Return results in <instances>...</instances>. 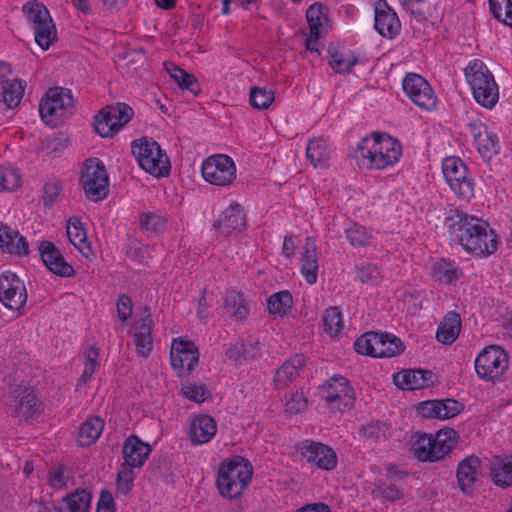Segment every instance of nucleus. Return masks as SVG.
Returning a JSON list of instances; mask_svg holds the SVG:
<instances>
[{"label":"nucleus","instance_id":"33","mask_svg":"<svg viewBox=\"0 0 512 512\" xmlns=\"http://www.w3.org/2000/svg\"><path fill=\"white\" fill-rule=\"evenodd\" d=\"M461 331V318L455 311H449L440 322L436 339L445 345H451L456 341Z\"/></svg>","mask_w":512,"mask_h":512},{"label":"nucleus","instance_id":"64","mask_svg":"<svg viewBox=\"0 0 512 512\" xmlns=\"http://www.w3.org/2000/svg\"><path fill=\"white\" fill-rule=\"evenodd\" d=\"M379 494L383 499L389 500V501H397L400 500L403 496V493L400 491V489L397 487L394 483H383L379 486Z\"/></svg>","mask_w":512,"mask_h":512},{"label":"nucleus","instance_id":"55","mask_svg":"<svg viewBox=\"0 0 512 512\" xmlns=\"http://www.w3.org/2000/svg\"><path fill=\"white\" fill-rule=\"evenodd\" d=\"M376 332H366L356 339L354 349L358 354L374 357Z\"/></svg>","mask_w":512,"mask_h":512},{"label":"nucleus","instance_id":"29","mask_svg":"<svg viewBox=\"0 0 512 512\" xmlns=\"http://www.w3.org/2000/svg\"><path fill=\"white\" fill-rule=\"evenodd\" d=\"M145 316L133 334L136 353L139 357L147 358L153 350L152 327L154 325L149 308L145 307Z\"/></svg>","mask_w":512,"mask_h":512},{"label":"nucleus","instance_id":"50","mask_svg":"<svg viewBox=\"0 0 512 512\" xmlns=\"http://www.w3.org/2000/svg\"><path fill=\"white\" fill-rule=\"evenodd\" d=\"M345 236L353 247H365L370 244L372 239V235L366 227L356 223L345 229Z\"/></svg>","mask_w":512,"mask_h":512},{"label":"nucleus","instance_id":"31","mask_svg":"<svg viewBox=\"0 0 512 512\" xmlns=\"http://www.w3.org/2000/svg\"><path fill=\"white\" fill-rule=\"evenodd\" d=\"M481 460L474 455L463 459L457 468V479L461 490L470 493L480 474Z\"/></svg>","mask_w":512,"mask_h":512},{"label":"nucleus","instance_id":"57","mask_svg":"<svg viewBox=\"0 0 512 512\" xmlns=\"http://www.w3.org/2000/svg\"><path fill=\"white\" fill-rule=\"evenodd\" d=\"M357 278L362 283H377L380 278V272L377 266L371 263H362L356 266Z\"/></svg>","mask_w":512,"mask_h":512},{"label":"nucleus","instance_id":"24","mask_svg":"<svg viewBox=\"0 0 512 512\" xmlns=\"http://www.w3.org/2000/svg\"><path fill=\"white\" fill-rule=\"evenodd\" d=\"M374 26L380 35L387 38H392L400 31L401 23L397 14L385 0L379 1L376 5Z\"/></svg>","mask_w":512,"mask_h":512},{"label":"nucleus","instance_id":"14","mask_svg":"<svg viewBox=\"0 0 512 512\" xmlns=\"http://www.w3.org/2000/svg\"><path fill=\"white\" fill-rule=\"evenodd\" d=\"M508 368V356L497 345L485 347L475 359V370L483 380H493Z\"/></svg>","mask_w":512,"mask_h":512},{"label":"nucleus","instance_id":"36","mask_svg":"<svg viewBox=\"0 0 512 512\" xmlns=\"http://www.w3.org/2000/svg\"><path fill=\"white\" fill-rule=\"evenodd\" d=\"M375 341L374 358H390L404 350L400 339L386 333H376Z\"/></svg>","mask_w":512,"mask_h":512},{"label":"nucleus","instance_id":"15","mask_svg":"<svg viewBox=\"0 0 512 512\" xmlns=\"http://www.w3.org/2000/svg\"><path fill=\"white\" fill-rule=\"evenodd\" d=\"M170 361L178 377H187L198 365V347L193 341L176 338L172 341Z\"/></svg>","mask_w":512,"mask_h":512},{"label":"nucleus","instance_id":"4","mask_svg":"<svg viewBox=\"0 0 512 512\" xmlns=\"http://www.w3.org/2000/svg\"><path fill=\"white\" fill-rule=\"evenodd\" d=\"M464 75L477 103L485 108H493L499 98L498 85L492 72L480 59L470 60Z\"/></svg>","mask_w":512,"mask_h":512},{"label":"nucleus","instance_id":"39","mask_svg":"<svg viewBox=\"0 0 512 512\" xmlns=\"http://www.w3.org/2000/svg\"><path fill=\"white\" fill-rule=\"evenodd\" d=\"M26 88V82L20 79H7V82L0 87L2 90V101L7 108L13 109L16 108L24 95V91Z\"/></svg>","mask_w":512,"mask_h":512},{"label":"nucleus","instance_id":"47","mask_svg":"<svg viewBox=\"0 0 512 512\" xmlns=\"http://www.w3.org/2000/svg\"><path fill=\"white\" fill-rule=\"evenodd\" d=\"M167 70L182 90H188L195 96L200 92L197 80L192 74L177 66H173L171 69L167 68Z\"/></svg>","mask_w":512,"mask_h":512},{"label":"nucleus","instance_id":"5","mask_svg":"<svg viewBox=\"0 0 512 512\" xmlns=\"http://www.w3.org/2000/svg\"><path fill=\"white\" fill-rule=\"evenodd\" d=\"M458 432L452 428L440 429L435 435H419L413 443L414 456L422 462H437L445 458L457 445Z\"/></svg>","mask_w":512,"mask_h":512},{"label":"nucleus","instance_id":"32","mask_svg":"<svg viewBox=\"0 0 512 512\" xmlns=\"http://www.w3.org/2000/svg\"><path fill=\"white\" fill-rule=\"evenodd\" d=\"M490 475L498 487L512 486V455L494 457L490 465Z\"/></svg>","mask_w":512,"mask_h":512},{"label":"nucleus","instance_id":"8","mask_svg":"<svg viewBox=\"0 0 512 512\" xmlns=\"http://www.w3.org/2000/svg\"><path fill=\"white\" fill-rule=\"evenodd\" d=\"M442 173L455 197L470 202L475 196L476 183L466 163L459 157H446L442 162Z\"/></svg>","mask_w":512,"mask_h":512},{"label":"nucleus","instance_id":"42","mask_svg":"<svg viewBox=\"0 0 512 512\" xmlns=\"http://www.w3.org/2000/svg\"><path fill=\"white\" fill-rule=\"evenodd\" d=\"M258 352L257 343L248 341L231 344L225 354L229 360L235 363H242L243 361L255 358Z\"/></svg>","mask_w":512,"mask_h":512},{"label":"nucleus","instance_id":"63","mask_svg":"<svg viewBox=\"0 0 512 512\" xmlns=\"http://www.w3.org/2000/svg\"><path fill=\"white\" fill-rule=\"evenodd\" d=\"M117 316L119 320L124 323L132 315L133 302L127 294H121L116 301Z\"/></svg>","mask_w":512,"mask_h":512},{"label":"nucleus","instance_id":"41","mask_svg":"<svg viewBox=\"0 0 512 512\" xmlns=\"http://www.w3.org/2000/svg\"><path fill=\"white\" fill-rule=\"evenodd\" d=\"M92 496L86 489H76L63 498L65 508L59 512H89Z\"/></svg>","mask_w":512,"mask_h":512},{"label":"nucleus","instance_id":"16","mask_svg":"<svg viewBox=\"0 0 512 512\" xmlns=\"http://www.w3.org/2000/svg\"><path fill=\"white\" fill-rule=\"evenodd\" d=\"M296 450L308 464L320 470L331 471L337 467V454L326 444L313 440H303L297 444Z\"/></svg>","mask_w":512,"mask_h":512},{"label":"nucleus","instance_id":"9","mask_svg":"<svg viewBox=\"0 0 512 512\" xmlns=\"http://www.w3.org/2000/svg\"><path fill=\"white\" fill-rule=\"evenodd\" d=\"M22 12L34 33L35 42L48 50L57 41V29L46 6L38 1L27 2Z\"/></svg>","mask_w":512,"mask_h":512},{"label":"nucleus","instance_id":"6","mask_svg":"<svg viewBox=\"0 0 512 512\" xmlns=\"http://www.w3.org/2000/svg\"><path fill=\"white\" fill-rule=\"evenodd\" d=\"M131 152L139 166L152 176L162 178L170 174V159L154 139L142 137L134 140Z\"/></svg>","mask_w":512,"mask_h":512},{"label":"nucleus","instance_id":"20","mask_svg":"<svg viewBox=\"0 0 512 512\" xmlns=\"http://www.w3.org/2000/svg\"><path fill=\"white\" fill-rule=\"evenodd\" d=\"M41 259L45 266L60 277H71L75 271L63 257L60 250L50 241H43L39 246Z\"/></svg>","mask_w":512,"mask_h":512},{"label":"nucleus","instance_id":"59","mask_svg":"<svg viewBox=\"0 0 512 512\" xmlns=\"http://www.w3.org/2000/svg\"><path fill=\"white\" fill-rule=\"evenodd\" d=\"M147 246L143 245L138 240H132L129 242L126 255L128 258L138 262L139 264H144L148 262V254H147Z\"/></svg>","mask_w":512,"mask_h":512},{"label":"nucleus","instance_id":"60","mask_svg":"<svg viewBox=\"0 0 512 512\" xmlns=\"http://www.w3.org/2000/svg\"><path fill=\"white\" fill-rule=\"evenodd\" d=\"M439 409V400H427L416 405L417 414L427 419H440Z\"/></svg>","mask_w":512,"mask_h":512},{"label":"nucleus","instance_id":"35","mask_svg":"<svg viewBox=\"0 0 512 512\" xmlns=\"http://www.w3.org/2000/svg\"><path fill=\"white\" fill-rule=\"evenodd\" d=\"M0 249L9 254L27 255L29 246L26 239L18 231L7 226H0Z\"/></svg>","mask_w":512,"mask_h":512},{"label":"nucleus","instance_id":"25","mask_svg":"<svg viewBox=\"0 0 512 512\" xmlns=\"http://www.w3.org/2000/svg\"><path fill=\"white\" fill-rule=\"evenodd\" d=\"M327 8L321 3L316 2L309 6L306 11V19L309 26V36L306 38V48L310 51H318L317 43L322 34L324 23L327 22Z\"/></svg>","mask_w":512,"mask_h":512},{"label":"nucleus","instance_id":"34","mask_svg":"<svg viewBox=\"0 0 512 512\" xmlns=\"http://www.w3.org/2000/svg\"><path fill=\"white\" fill-rule=\"evenodd\" d=\"M306 157L315 168L328 167L331 149L327 139L324 137L311 139L306 147Z\"/></svg>","mask_w":512,"mask_h":512},{"label":"nucleus","instance_id":"22","mask_svg":"<svg viewBox=\"0 0 512 512\" xmlns=\"http://www.w3.org/2000/svg\"><path fill=\"white\" fill-rule=\"evenodd\" d=\"M217 433L216 420L207 414H198L190 422L188 439L192 446L209 443Z\"/></svg>","mask_w":512,"mask_h":512},{"label":"nucleus","instance_id":"27","mask_svg":"<svg viewBox=\"0 0 512 512\" xmlns=\"http://www.w3.org/2000/svg\"><path fill=\"white\" fill-rule=\"evenodd\" d=\"M247 225V218L242 205L232 202L222 213L218 229L221 234L229 235L241 232Z\"/></svg>","mask_w":512,"mask_h":512},{"label":"nucleus","instance_id":"3","mask_svg":"<svg viewBox=\"0 0 512 512\" xmlns=\"http://www.w3.org/2000/svg\"><path fill=\"white\" fill-rule=\"evenodd\" d=\"M252 476L253 466L246 458L234 455L223 460L216 478L219 493L228 499L238 498L249 486Z\"/></svg>","mask_w":512,"mask_h":512},{"label":"nucleus","instance_id":"61","mask_svg":"<svg viewBox=\"0 0 512 512\" xmlns=\"http://www.w3.org/2000/svg\"><path fill=\"white\" fill-rule=\"evenodd\" d=\"M286 412L291 414H297L304 411L307 408V399L303 392L295 391L290 394V397L285 403Z\"/></svg>","mask_w":512,"mask_h":512},{"label":"nucleus","instance_id":"54","mask_svg":"<svg viewBox=\"0 0 512 512\" xmlns=\"http://www.w3.org/2000/svg\"><path fill=\"white\" fill-rule=\"evenodd\" d=\"M181 390L186 398L196 403H202L210 396V392L204 384L195 385L186 382L182 384Z\"/></svg>","mask_w":512,"mask_h":512},{"label":"nucleus","instance_id":"48","mask_svg":"<svg viewBox=\"0 0 512 512\" xmlns=\"http://www.w3.org/2000/svg\"><path fill=\"white\" fill-rule=\"evenodd\" d=\"M357 63V56H346L343 52L336 50L329 51V65L336 73H349Z\"/></svg>","mask_w":512,"mask_h":512},{"label":"nucleus","instance_id":"26","mask_svg":"<svg viewBox=\"0 0 512 512\" xmlns=\"http://www.w3.org/2000/svg\"><path fill=\"white\" fill-rule=\"evenodd\" d=\"M306 365V357L295 354L288 358L275 372L273 383L276 389H283L290 385Z\"/></svg>","mask_w":512,"mask_h":512},{"label":"nucleus","instance_id":"19","mask_svg":"<svg viewBox=\"0 0 512 512\" xmlns=\"http://www.w3.org/2000/svg\"><path fill=\"white\" fill-rule=\"evenodd\" d=\"M10 407L15 417L28 421L40 415L43 411V403L36 392L30 388L19 387L13 393Z\"/></svg>","mask_w":512,"mask_h":512},{"label":"nucleus","instance_id":"23","mask_svg":"<svg viewBox=\"0 0 512 512\" xmlns=\"http://www.w3.org/2000/svg\"><path fill=\"white\" fill-rule=\"evenodd\" d=\"M435 378L432 371L423 369L403 370L393 376L395 385L403 390L428 388L434 385Z\"/></svg>","mask_w":512,"mask_h":512},{"label":"nucleus","instance_id":"30","mask_svg":"<svg viewBox=\"0 0 512 512\" xmlns=\"http://www.w3.org/2000/svg\"><path fill=\"white\" fill-rule=\"evenodd\" d=\"M301 258V274L305 281L313 285L318 279V254L316 242L312 237H307Z\"/></svg>","mask_w":512,"mask_h":512},{"label":"nucleus","instance_id":"21","mask_svg":"<svg viewBox=\"0 0 512 512\" xmlns=\"http://www.w3.org/2000/svg\"><path fill=\"white\" fill-rule=\"evenodd\" d=\"M468 129L473 137L474 145L483 158L491 159L493 155L499 153L497 135L488 131L480 121L470 123Z\"/></svg>","mask_w":512,"mask_h":512},{"label":"nucleus","instance_id":"51","mask_svg":"<svg viewBox=\"0 0 512 512\" xmlns=\"http://www.w3.org/2000/svg\"><path fill=\"white\" fill-rule=\"evenodd\" d=\"M249 101L256 109H267L274 101V92L266 87H252L250 90Z\"/></svg>","mask_w":512,"mask_h":512},{"label":"nucleus","instance_id":"11","mask_svg":"<svg viewBox=\"0 0 512 512\" xmlns=\"http://www.w3.org/2000/svg\"><path fill=\"white\" fill-rule=\"evenodd\" d=\"M134 116L126 103L117 102L103 107L94 117L95 132L103 138L117 134Z\"/></svg>","mask_w":512,"mask_h":512},{"label":"nucleus","instance_id":"53","mask_svg":"<svg viewBox=\"0 0 512 512\" xmlns=\"http://www.w3.org/2000/svg\"><path fill=\"white\" fill-rule=\"evenodd\" d=\"M362 436L371 442H378L387 438L389 427L386 423L380 421H372L362 426Z\"/></svg>","mask_w":512,"mask_h":512},{"label":"nucleus","instance_id":"46","mask_svg":"<svg viewBox=\"0 0 512 512\" xmlns=\"http://www.w3.org/2000/svg\"><path fill=\"white\" fill-rule=\"evenodd\" d=\"M324 331L331 337H335L343 328L342 314L338 307L327 308L323 314Z\"/></svg>","mask_w":512,"mask_h":512},{"label":"nucleus","instance_id":"17","mask_svg":"<svg viewBox=\"0 0 512 512\" xmlns=\"http://www.w3.org/2000/svg\"><path fill=\"white\" fill-rule=\"evenodd\" d=\"M0 302L15 311L26 304V286L15 273L5 271L0 275Z\"/></svg>","mask_w":512,"mask_h":512},{"label":"nucleus","instance_id":"7","mask_svg":"<svg viewBox=\"0 0 512 512\" xmlns=\"http://www.w3.org/2000/svg\"><path fill=\"white\" fill-rule=\"evenodd\" d=\"M74 99L69 89L53 87L47 90L39 103V113L42 120L57 127L74 114Z\"/></svg>","mask_w":512,"mask_h":512},{"label":"nucleus","instance_id":"44","mask_svg":"<svg viewBox=\"0 0 512 512\" xmlns=\"http://www.w3.org/2000/svg\"><path fill=\"white\" fill-rule=\"evenodd\" d=\"M72 478V469L64 464L52 466L47 473V483L55 490L67 488Z\"/></svg>","mask_w":512,"mask_h":512},{"label":"nucleus","instance_id":"2","mask_svg":"<svg viewBox=\"0 0 512 512\" xmlns=\"http://www.w3.org/2000/svg\"><path fill=\"white\" fill-rule=\"evenodd\" d=\"M402 155V145L387 133L374 132L364 137L354 151L359 167L383 170L395 165Z\"/></svg>","mask_w":512,"mask_h":512},{"label":"nucleus","instance_id":"37","mask_svg":"<svg viewBox=\"0 0 512 512\" xmlns=\"http://www.w3.org/2000/svg\"><path fill=\"white\" fill-rule=\"evenodd\" d=\"M225 312L235 320H243L249 314V305L240 292L226 290L224 296Z\"/></svg>","mask_w":512,"mask_h":512},{"label":"nucleus","instance_id":"28","mask_svg":"<svg viewBox=\"0 0 512 512\" xmlns=\"http://www.w3.org/2000/svg\"><path fill=\"white\" fill-rule=\"evenodd\" d=\"M125 464L131 468H141L151 453V446L135 435L129 436L123 445Z\"/></svg>","mask_w":512,"mask_h":512},{"label":"nucleus","instance_id":"52","mask_svg":"<svg viewBox=\"0 0 512 512\" xmlns=\"http://www.w3.org/2000/svg\"><path fill=\"white\" fill-rule=\"evenodd\" d=\"M22 177L18 169L0 167V192L15 191L21 186Z\"/></svg>","mask_w":512,"mask_h":512},{"label":"nucleus","instance_id":"58","mask_svg":"<svg viewBox=\"0 0 512 512\" xmlns=\"http://www.w3.org/2000/svg\"><path fill=\"white\" fill-rule=\"evenodd\" d=\"M440 401V420L450 419L464 410V404L454 399H442Z\"/></svg>","mask_w":512,"mask_h":512},{"label":"nucleus","instance_id":"12","mask_svg":"<svg viewBox=\"0 0 512 512\" xmlns=\"http://www.w3.org/2000/svg\"><path fill=\"white\" fill-rule=\"evenodd\" d=\"M321 398L330 409L343 412L352 407L355 400V391L347 378L334 375L320 387Z\"/></svg>","mask_w":512,"mask_h":512},{"label":"nucleus","instance_id":"62","mask_svg":"<svg viewBox=\"0 0 512 512\" xmlns=\"http://www.w3.org/2000/svg\"><path fill=\"white\" fill-rule=\"evenodd\" d=\"M140 224L146 231L158 232L164 228L165 221L157 214L144 213L140 216Z\"/></svg>","mask_w":512,"mask_h":512},{"label":"nucleus","instance_id":"49","mask_svg":"<svg viewBox=\"0 0 512 512\" xmlns=\"http://www.w3.org/2000/svg\"><path fill=\"white\" fill-rule=\"evenodd\" d=\"M67 237L69 241L83 253V247L87 243V235L78 218H70L67 224Z\"/></svg>","mask_w":512,"mask_h":512},{"label":"nucleus","instance_id":"45","mask_svg":"<svg viewBox=\"0 0 512 512\" xmlns=\"http://www.w3.org/2000/svg\"><path fill=\"white\" fill-rule=\"evenodd\" d=\"M100 356V349L95 345L89 346L84 351V370L78 380V385H85L89 382L93 376V374L98 369Z\"/></svg>","mask_w":512,"mask_h":512},{"label":"nucleus","instance_id":"10","mask_svg":"<svg viewBox=\"0 0 512 512\" xmlns=\"http://www.w3.org/2000/svg\"><path fill=\"white\" fill-rule=\"evenodd\" d=\"M80 184L85 196L90 201L97 202L107 197L109 176L101 160L98 158L85 160L81 171Z\"/></svg>","mask_w":512,"mask_h":512},{"label":"nucleus","instance_id":"40","mask_svg":"<svg viewBox=\"0 0 512 512\" xmlns=\"http://www.w3.org/2000/svg\"><path fill=\"white\" fill-rule=\"evenodd\" d=\"M294 300L289 291L273 293L267 300V308L274 317H284L293 308Z\"/></svg>","mask_w":512,"mask_h":512},{"label":"nucleus","instance_id":"13","mask_svg":"<svg viewBox=\"0 0 512 512\" xmlns=\"http://www.w3.org/2000/svg\"><path fill=\"white\" fill-rule=\"evenodd\" d=\"M201 172L207 182L217 186H229L236 178V165L231 157L216 154L203 161Z\"/></svg>","mask_w":512,"mask_h":512},{"label":"nucleus","instance_id":"38","mask_svg":"<svg viewBox=\"0 0 512 512\" xmlns=\"http://www.w3.org/2000/svg\"><path fill=\"white\" fill-rule=\"evenodd\" d=\"M104 428V421L97 416L88 418L78 431L77 441L80 446H89L97 441Z\"/></svg>","mask_w":512,"mask_h":512},{"label":"nucleus","instance_id":"18","mask_svg":"<svg viewBox=\"0 0 512 512\" xmlns=\"http://www.w3.org/2000/svg\"><path fill=\"white\" fill-rule=\"evenodd\" d=\"M407 97L422 109L432 110L436 105V96L431 85L421 75L408 73L402 82Z\"/></svg>","mask_w":512,"mask_h":512},{"label":"nucleus","instance_id":"43","mask_svg":"<svg viewBox=\"0 0 512 512\" xmlns=\"http://www.w3.org/2000/svg\"><path fill=\"white\" fill-rule=\"evenodd\" d=\"M461 270L454 262L440 259L432 267V276L440 282L451 283L459 279Z\"/></svg>","mask_w":512,"mask_h":512},{"label":"nucleus","instance_id":"56","mask_svg":"<svg viewBox=\"0 0 512 512\" xmlns=\"http://www.w3.org/2000/svg\"><path fill=\"white\" fill-rule=\"evenodd\" d=\"M134 468L124 464L117 474V490L122 494H127L131 491L133 487V482L135 478V474L133 471Z\"/></svg>","mask_w":512,"mask_h":512},{"label":"nucleus","instance_id":"1","mask_svg":"<svg viewBox=\"0 0 512 512\" xmlns=\"http://www.w3.org/2000/svg\"><path fill=\"white\" fill-rule=\"evenodd\" d=\"M443 225L450 240L461 245L471 255L487 257L497 251V234L486 221L477 216L460 208H450Z\"/></svg>","mask_w":512,"mask_h":512}]
</instances>
